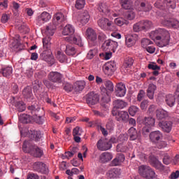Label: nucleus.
<instances>
[{
    "mask_svg": "<svg viewBox=\"0 0 179 179\" xmlns=\"http://www.w3.org/2000/svg\"><path fill=\"white\" fill-rule=\"evenodd\" d=\"M156 121L155 118L152 117H145L143 120V124L145 125V127H148V128H152V127H155Z\"/></svg>",
    "mask_w": 179,
    "mask_h": 179,
    "instance_id": "e433bc0d",
    "label": "nucleus"
},
{
    "mask_svg": "<svg viewBox=\"0 0 179 179\" xmlns=\"http://www.w3.org/2000/svg\"><path fill=\"white\" fill-rule=\"evenodd\" d=\"M165 102L166 104L169 106V107H174L176 105V96L171 94L166 95L165 98Z\"/></svg>",
    "mask_w": 179,
    "mask_h": 179,
    "instance_id": "7c9ffc66",
    "label": "nucleus"
},
{
    "mask_svg": "<svg viewBox=\"0 0 179 179\" xmlns=\"http://www.w3.org/2000/svg\"><path fill=\"white\" fill-rule=\"evenodd\" d=\"M93 113H94V115H96L97 117H101L102 118L106 117V115H107V114H108V113L106 111L101 113L100 111L96 110H94Z\"/></svg>",
    "mask_w": 179,
    "mask_h": 179,
    "instance_id": "680f3d73",
    "label": "nucleus"
},
{
    "mask_svg": "<svg viewBox=\"0 0 179 179\" xmlns=\"http://www.w3.org/2000/svg\"><path fill=\"white\" fill-rule=\"evenodd\" d=\"M163 137V134L160 131H152L150 134V139L152 142H157L160 141V138Z\"/></svg>",
    "mask_w": 179,
    "mask_h": 179,
    "instance_id": "b1692460",
    "label": "nucleus"
},
{
    "mask_svg": "<svg viewBox=\"0 0 179 179\" xmlns=\"http://www.w3.org/2000/svg\"><path fill=\"white\" fill-rule=\"evenodd\" d=\"M99 160L101 163H108V162L113 160V154L108 152H103L99 157Z\"/></svg>",
    "mask_w": 179,
    "mask_h": 179,
    "instance_id": "5701e85b",
    "label": "nucleus"
},
{
    "mask_svg": "<svg viewBox=\"0 0 179 179\" xmlns=\"http://www.w3.org/2000/svg\"><path fill=\"white\" fill-rule=\"evenodd\" d=\"M150 37L156 43L158 47L163 48L170 44V33L167 30L158 28L150 33Z\"/></svg>",
    "mask_w": 179,
    "mask_h": 179,
    "instance_id": "f257e3e1",
    "label": "nucleus"
},
{
    "mask_svg": "<svg viewBox=\"0 0 179 179\" xmlns=\"http://www.w3.org/2000/svg\"><path fill=\"white\" fill-rule=\"evenodd\" d=\"M102 48L103 51L115 52V50L118 48V43L110 39L107 40L102 45Z\"/></svg>",
    "mask_w": 179,
    "mask_h": 179,
    "instance_id": "423d86ee",
    "label": "nucleus"
},
{
    "mask_svg": "<svg viewBox=\"0 0 179 179\" xmlns=\"http://www.w3.org/2000/svg\"><path fill=\"white\" fill-rule=\"evenodd\" d=\"M159 127L162 128L164 132H171L173 123L171 122H159L158 124Z\"/></svg>",
    "mask_w": 179,
    "mask_h": 179,
    "instance_id": "6ab92c4d",
    "label": "nucleus"
},
{
    "mask_svg": "<svg viewBox=\"0 0 179 179\" xmlns=\"http://www.w3.org/2000/svg\"><path fill=\"white\" fill-rule=\"evenodd\" d=\"M115 93L117 97H124L127 94V87L124 83H119L116 85Z\"/></svg>",
    "mask_w": 179,
    "mask_h": 179,
    "instance_id": "f8f14e48",
    "label": "nucleus"
},
{
    "mask_svg": "<svg viewBox=\"0 0 179 179\" xmlns=\"http://www.w3.org/2000/svg\"><path fill=\"white\" fill-rule=\"evenodd\" d=\"M99 95L94 92H90L87 95L86 102L88 106H94L99 103Z\"/></svg>",
    "mask_w": 179,
    "mask_h": 179,
    "instance_id": "1a4fd4ad",
    "label": "nucleus"
},
{
    "mask_svg": "<svg viewBox=\"0 0 179 179\" xmlns=\"http://www.w3.org/2000/svg\"><path fill=\"white\" fill-rule=\"evenodd\" d=\"M152 26H153L152 21L141 20L133 25V30L135 33H139V31H146L149 30Z\"/></svg>",
    "mask_w": 179,
    "mask_h": 179,
    "instance_id": "7ed1b4c3",
    "label": "nucleus"
},
{
    "mask_svg": "<svg viewBox=\"0 0 179 179\" xmlns=\"http://www.w3.org/2000/svg\"><path fill=\"white\" fill-rule=\"evenodd\" d=\"M119 142H125L128 141V134H122L118 136Z\"/></svg>",
    "mask_w": 179,
    "mask_h": 179,
    "instance_id": "e2e57ef3",
    "label": "nucleus"
},
{
    "mask_svg": "<svg viewBox=\"0 0 179 179\" xmlns=\"http://www.w3.org/2000/svg\"><path fill=\"white\" fill-rule=\"evenodd\" d=\"M19 37V35H17V39H14V41L13 42V46L14 48H19V47H20V39Z\"/></svg>",
    "mask_w": 179,
    "mask_h": 179,
    "instance_id": "052dcab7",
    "label": "nucleus"
},
{
    "mask_svg": "<svg viewBox=\"0 0 179 179\" xmlns=\"http://www.w3.org/2000/svg\"><path fill=\"white\" fill-rule=\"evenodd\" d=\"M85 86H86L85 80L76 81L73 86V90L76 93H80L85 89Z\"/></svg>",
    "mask_w": 179,
    "mask_h": 179,
    "instance_id": "f3484780",
    "label": "nucleus"
},
{
    "mask_svg": "<svg viewBox=\"0 0 179 179\" xmlns=\"http://www.w3.org/2000/svg\"><path fill=\"white\" fill-rule=\"evenodd\" d=\"M22 94L24 99H27V100H29V99H31V97H33L31 87L27 86V87H25L22 91Z\"/></svg>",
    "mask_w": 179,
    "mask_h": 179,
    "instance_id": "c9c22d12",
    "label": "nucleus"
},
{
    "mask_svg": "<svg viewBox=\"0 0 179 179\" xmlns=\"http://www.w3.org/2000/svg\"><path fill=\"white\" fill-rule=\"evenodd\" d=\"M13 72V69L12 66H5L1 68V73H2L3 76L5 78H9L10 75H12Z\"/></svg>",
    "mask_w": 179,
    "mask_h": 179,
    "instance_id": "c85d7f7f",
    "label": "nucleus"
},
{
    "mask_svg": "<svg viewBox=\"0 0 179 179\" xmlns=\"http://www.w3.org/2000/svg\"><path fill=\"white\" fill-rule=\"evenodd\" d=\"M144 178H148V179H155L157 178V175H156V173L155 171L151 169H148V172L146 173L145 176H144Z\"/></svg>",
    "mask_w": 179,
    "mask_h": 179,
    "instance_id": "de8ad7c7",
    "label": "nucleus"
},
{
    "mask_svg": "<svg viewBox=\"0 0 179 179\" xmlns=\"http://www.w3.org/2000/svg\"><path fill=\"white\" fill-rule=\"evenodd\" d=\"M138 12H149L152 10V5L149 3H141L140 6L137 8Z\"/></svg>",
    "mask_w": 179,
    "mask_h": 179,
    "instance_id": "4c0bfd02",
    "label": "nucleus"
},
{
    "mask_svg": "<svg viewBox=\"0 0 179 179\" xmlns=\"http://www.w3.org/2000/svg\"><path fill=\"white\" fill-rule=\"evenodd\" d=\"M97 55V49H92L90 50L87 55V58L88 59H92V58H94V56Z\"/></svg>",
    "mask_w": 179,
    "mask_h": 179,
    "instance_id": "5fc2aeb1",
    "label": "nucleus"
},
{
    "mask_svg": "<svg viewBox=\"0 0 179 179\" xmlns=\"http://www.w3.org/2000/svg\"><path fill=\"white\" fill-rule=\"evenodd\" d=\"M73 43H74V44H76L79 47L83 46V43H82V37H80V35H76L73 38Z\"/></svg>",
    "mask_w": 179,
    "mask_h": 179,
    "instance_id": "8fccbe9b",
    "label": "nucleus"
},
{
    "mask_svg": "<svg viewBox=\"0 0 179 179\" xmlns=\"http://www.w3.org/2000/svg\"><path fill=\"white\" fill-rule=\"evenodd\" d=\"M148 106H149V101L148 100L143 101L140 106L141 110H146V108H148Z\"/></svg>",
    "mask_w": 179,
    "mask_h": 179,
    "instance_id": "69168bd1",
    "label": "nucleus"
},
{
    "mask_svg": "<svg viewBox=\"0 0 179 179\" xmlns=\"http://www.w3.org/2000/svg\"><path fill=\"white\" fill-rule=\"evenodd\" d=\"M162 24L167 27H173V29H179V21L177 20H162Z\"/></svg>",
    "mask_w": 179,
    "mask_h": 179,
    "instance_id": "2eb2a0df",
    "label": "nucleus"
},
{
    "mask_svg": "<svg viewBox=\"0 0 179 179\" xmlns=\"http://www.w3.org/2000/svg\"><path fill=\"white\" fill-rule=\"evenodd\" d=\"M120 4L123 9H132L134 3L131 0H120Z\"/></svg>",
    "mask_w": 179,
    "mask_h": 179,
    "instance_id": "ea45409f",
    "label": "nucleus"
},
{
    "mask_svg": "<svg viewBox=\"0 0 179 179\" xmlns=\"http://www.w3.org/2000/svg\"><path fill=\"white\" fill-rule=\"evenodd\" d=\"M90 20V15L87 11H84L83 13H80L77 17V22L79 26H85V24H87Z\"/></svg>",
    "mask_w": 179,
    "mask_h": 179,
    "instance_id": "0eeeda50",
    "label": "nucleus"
},
{
    "mask_svg": "<svg viewBox=\"0 0 179 179\" xmlns=\"http://www.w3.org/2000/svg\"><path fill=\"white\" fill-rule=\"evenodd\" d=\"M156 117L157 120H164L169 117V113L163 109H158L156 110Z\"/></svg>",
    "mask_w": 179,
    "mask_h": 179,
    "instance_id": "473e14b6",
    "label": "nucleus"
},
{
    "mask_svg": "<svg viewBox=\"0 0 179 179\" xmlns=\"http://www.w3.org/2000/svg\"><path fill=\"white\" fill-rule=\"evenodd\" d=\"M129 135L130 137L131 141H135L138 139L139 136V134H138V131H136V129L134 127H131L129 130Z\"/></svg>",
    "mask_w": 179,
    "mask_h": 179,
    "instance_id": "58836bf2",
    "label": "nucleus"
},
{
    "mask_svg": "<svg viewBox=\"0 0 179 179\" xmlns=\"http://www.w3.org/2000/svg\"><path fill=\"white\" fill-rule=\"evenodd\" d=\"M98 10L105 15L110 13V6L107 3H99Z\"/></svg>",
    "mask_w": 179,
    "mask_h": 179,
    "instance_id": "bb28decb",
    "label": "nucleus"
},
{
    "mask_svg": "<svg viewBox=\"0 0 179 179\" xmlns=\"http://www.w3.org/2000/svg\"><path fill=\"white\" fill-rule=\"evenodd\" d=\"M128 111L131 117H134L136 115V113L139 111V108L136 106H131L129 108Z\"/></svg>",
    "mask_w": 179,
    "mask_h": 179,
    "instance_id": "09e8293b",
    "label": "nucleus"
},
{
    "mask_svg": "<svg viewBox=\"0 0 179 179\" xmlns=\"http://www.w3.org/2000/svg\"><path fill=\"white\" fill-rule=\"evenodd\" d=\"M43 135L41 134V131H34V134H31V138H33L36 142H38L42 138Z\"/></svg>",
    "mask_w": 179,
    "mask_h": 179,
    "instance_id": "603ef678",
    "label": "nucleus"
},
{
    "mask_svg": "<svg viewBox=\"0 0 179 179\" xmlns=\"http://www.w3.org/2000/svg\"><path fill=\"white\" fill-rule=\"evenodd\" d=\"M55 29H57V26L53 23L47 26L45 31L46 37H51V36H54V33H55Z\"/></svg>",
    "mask_w": 179,
    "mask_h": 179,
    "instance_id": "c756f323",
    "label": "nucleus"
},
{
    "mask_svg": "<svg viewBox=\"0 0 179 179\" xmlns=\"http://www.w3.org/2000/svg\"><path fill=\"white\" fill-rule=\"evenodd\" d=\"M51 20V15L48 12H43L40 14L36 18V24L38 26H42L44 23H47V22H50Z\"/></svg>",
    "mask_w": 179,
    "mask_h": 179,
    "instance_id": "6e6552de",
    "label": "nucleus"
},
{
    "mask_svg": "<svg viewBox=\"0 0 179 179\" xmlns=\"http://www.w3.org/2000/svg\"><path fill=\"white\" fill-rule=\"evenodd\" d=\"M179 178V171H176V172H173L169 176V179H177Z\"/></svg>",
    "mask_w": 179,
    "mask_h": 179,
    "instance_id": "338daca9",
    "label": "nucleus"
},
{
    "mask_svg": "<svg viewBox=\"0 0 179 179\" xmlns=\"http://www.w3.org/2000/svg\"><path fill=\"white\" fill-rule=\"evenodd\" d=\"M115 24H117V26H124V24L128 25L129 24V21L124 19L123 17H117L115 18L114 20Z\"/></svg>",
    "mask_w": 179,
    "mask_h": 179,
    "instance_id": "c03bdc74",
    "label": "nucleus"
},
{
    "mask_svg": "<svg viewBox=\"0 0 179 179\" xmlns=\"http://www.w3.org/2000/svg\"><path fill=\"white\" fill-rule=\"evenodd\" d=\"M56 58L59 60V62H61V64H64L65 62L66 64H69V62H71V59H68L66 57V55H65V54H64L62 52L59 50L57 51Z\"/></svg>",
    "mask_w": 179,
    "mask_h": 179,
    "instance_id": "393cba45",
    "label": "nucleus"
},
{
    "mask_svg": "<svg viewBox=\"0 0 179 179\" xmlns=\"http://www.w3.org/2000/svg\"><path fill=\"white\" fill-rule=\"evenodd\" d=\"M98 26L102 30H109V31H117V27L113 24V22L107 18H101L98 20Z\"/></svg>",
    "mask_w": 179,
    "mask_h": 179,
    "instance_id": "20e7f679",
    "label": "nucleus"
},
{
    "mask_svg": "<svg viewBox=\"0 0 179 179\" xmlns=\"http://www.w3.org/2000/svg\"><path fill=\"white\" fill-rule=\"evenodd\" d=\"M127 106H128V103L121 99L115 100L113 101L114 108H120L121 110H122V108H125Z\"/></svg>",
    "mask_w": 179,
    "mask_h": 179,
    "instance_id": "2f4dec72",
    "label": "nucleus"
},
{
    "mask_svg": "<svg viewBox=\"0 0 179 179\" xmlns=\"http://www.w3.org/2000/svg\"><path fill=\"white\" fill-rule=\"evenodd\" d=\"M34 169L38 173H41L42 174H48V166L43 162H35L34 164Z\"/></svg>",
    "mask_w": 179,
    "mask_h": 179,
    "instance_id": "9b49d317",
    "label": "nucleus"
},
{
    "mask_svg": "<svg viewBox=\"0 0 179 179\" xmlns=\"http://www.w3.org/2000/svg\"><path fill=\"white\" fill-rule=\"evenodd\" d=\"M82 135V129L79 127H76L73 130V136H80Z\"/></svg>",
    "mask_w": 179,
    "mask_h": 179,
    "instance_id": "13d9d810",
    "label": "nucleus"
},
{
    "mask_svg": "<svg viewBox=\"0 0 179 179\" xmlns=\"http://www.w3.org/2000/svg\"><path fill=\"white\" fill-rule=\"evenodd\" d=\"M116 120L117 121H123L124 122H127V121L129 120V115L127 111L120 110L116 115Z\"/></svg>",
    "mask_w": 179,
    "mask_h": 179,
    "instance_id": "a211bd4d",
    "label": "nucleus"
},
{
    "mask_svg": "<svg viewBox=\"0 0 179 179\" xmlns=\"http://www.w3.org/2000/svg\"><path fill=\"white\" fill-rule=\"evenodd\" d=\"M75 33V27L72 24H66L62 31L63 36H72Z\"/></svg>",
    "mask_w": 179,
    "mask_h": 179,
    "instance_id": "4be33fe9",
    "label": "nucleus"
},
{
    "mask_svg": "<svg viewBox=\"0 0 179 179\" xmlns=\"http://www.w3.org/2000/svg\"><path fill=\"white\" fill-rule=\"evenodd\" d=\"M15 107L20 113H22L26 110V104L23 101H17L15 103Z\"/></svg>",
    "mask_w": 179,
    "mask_h": 179,
    "instance_id": "49530a36",
    "label": "nucleus"
},
{
    "mask_svg": "<svg viewBox=\"0 0 179 179\" xmlns=\"http://www.w3.org/2000/svg\"><path fill=\"white\" fill-rule=\"evenodd\" d=\"M125 160V157H124V155H119L117 157L115 158L112 162H111V165L112 166H120V164H121V163H122V162H124Z\"/></svg>",
    "mask_w": 179,
    "mask_h": 179,
    "instance_id": "37998d69",
    "label": "nucleus"
},
{
    "mask_svg": "<svg viewBox=\"0 0 179 179\" xmlns=\"http://www.w3.org/2000/svg\"><path fill=\"white\" fill-rule=\"evenodd\" d=\"M106 90L109 92H114V85L111 81H106L105 83Z\"/></svg>",
    "mask_w": 179,
    "mask_h": 179,
    "instance_id": "4d7b16f0",
    "label": "nucleus"
},
{
    "mask_svg": "<svg viewBox=\"0 0 179 179\" xmlns=\"http://www.w3.org/2000/svg\"><path fill=\"white\" fill-rule=\"evenodd\" d=\"M150 167L146 165H141L138 167V173L140 176H142V177H145L146 174H148V172L149 171Z\"/></svg>",
    "mask_w": 179,
    "mask_h": 179,
    "instance_id": "a19ab883",
    "label": "nucleus"
},
{
    "mask_svg": "<svg viewBox=\"0 0 179 179\" xmlns=\"http://www.w3.org/2000/svg\"><path fill=\"white\" fill-rule=\"evenodd\" d=\"M38 175L36 173H29L27 176V179H39Z\"/></svg>",
    "mask_w": 179,
    "mask_h": 179,
    "instance_id": "774afa93",
    "label": "nucleus"
},
{
    "mask_svg": "<svg viewBox=\"0 0 179 179\" xmlns=\"http://www.w3.org/2000/svg\"><path fill=\"white\" fill-rule=\"evenodd\" d=\"M157 87L155 84H150L147 90V96L150 100L155 98V92H156Z\"/></svg>",
    "mask_w": 179,
    "mask_h": 179,
    "instance_id": "cd10ccee",
    "label": "nucleus"
},
{
    "mask_svg": "<svg viewBox=\"0 0 179 179\" xmlns=\"http://www.w3.org/2000/svg\"><path fill=\"white\" fill-rule=\"evenodd\" d=\"M125 43L126 45L128 47H133L136 43V40L134 38L132 35H126L125 36Z\"/></svg>",
    "mask_w": 179,
    "mask_h": 179,
    "instance_id": "f704fd0d",
    "label": "nucleus"
},
{
    "mask_svg": "<svg viewBox=\"0 0 179 179\" xmlns=\"http://www.w3.org/2000/svg\"><path fill=\"white\" fill-rule=\"evenodd\" d=\"M96 148L99 150L104 152L106 150H109L112 148L111 143L108 142L107 140L103 138L100 139L96 143Z\"/></svg>",
    "mask_w": 179,
    "mask_h": 179,
    "instance_id": "9d476101",
    "label": "nucleus"
},
{
    "mask_svg": "<svg viewBox=\"0 0 179 179\" xmlns=\"http://www.w3.org/2000/svg\"><path fill=\"white\" fill-rule=\"evenodd\" d=\"M66 20V17L62 13H57L54 15L52 18V24L55 26H58L61 23H64Z\"/></svg>",
    "mask_w": 179,
    "mask_h": 179,
    "instance_id": "4468645a",
    "label": "nucleus"
},
{
    "mask_svg": "<svg viewBox=\"0 0 179 179\" xmlns=\"http://www.w3.org/2000/svg\"><path fill=\"white\" fill-rule=\"evenodd\" d=\"M135 12H134V10H130L128 12L127 15V18L129 20H134V19H135Z\"/></svg>",
    "mask_w": 179,
    "mask_h": 179,
    "instance_id": "0e129e2a",
    "label": "nucleus"
},
{
    "mask_svg": "<svg viewBox=\"0 0 179 179\" xmlns=\"http://www.w3.org/2000/svg\"><path fill=\"white\" fill-rule=\"evenodd\" d=\"M66 54L70 57H73L76 54V49L72 45H67L66 46Z\"/></svg>",
    "mask_w": 179,
    "mask_h": 179,
    "instance_id": "79ce46f5",
    "label": "nucleus"
},
{
    "mask_svg": "<svg viewBox=\"0 0 179 179\" xmlns=\"http://www.w3.org/2000/svg\"><path fill=\"white\" fill-rule=\"evenodd\" d=\"M106 176L108 178H117L121 176V169L115 168L110 169L107 172Z\"/></svg>",
    "mask_w": 179,
    "mask_h": 179,
    "instance_id": "412c9836",
    "label": "nucleus"
},
{
    "mask_svg": "<svg viewBox=\"0 0 179 179\" xmlns=\"http://www.w3.org/2000/svg\"><path fill=\"white\" fill-rule=\"evenodd\" d=\"M48 78L50 82H52L53 83H61L62 74L57 71H51L48 75Z\"/></svg>",
    "mask_w": 179,
    "mask_h": 179,
    "instance_id": "ddd939ff",
    "label": "nucleus"
},
{
    "mask_svg": "<svg viewBox=\"0 0 179 179\" xmlns=\"http://www.w3.org/2000/svg\"><path fill=\"white\" fill-rule=\"evenodd\" d=\"M164 2L167 8H170L171 9H176L177 8L176 0H164Z\"/></svg>",
    "mask_w": 179,
    "mask_h": 179,
    "instance_id": "3c124183",
    "label": "nucleus"
},
{
    "mask_svg": "<svg viewBox=\"0 0 179 179\" xmlns=\"http://www.w3.org/2000/svg\"><path fill=\"white\" fill-rule=\"evenodd\" d=\"M150 44H153V42L148 38H143L141 41V45L143 48H148V45H150Z\"/></svg>",
    "mask_w": 179,
    "mask_h": 179,
    "instance_id": "6e6d98bb",
    "label": "nucleus"
},
{
    "mask_svg": "<svg viewBox=\"0 0 179 179\" xmlns=\"http://www.w3.org/2000/svg\"><path fill=\"white\" fill-rule=\"evenodd\" d=\"M86 5V0H76V8L77 9H83Z\"/></svg>",
    "mask_w": 179,
    "mask_h": 179,
    "instance_id": "864d4df0",
    "label": "nucleus"
},
{
    "mask_svg": "<svg viewBox=\"0 0 179 179\" xmlns=\"http://www.w3.org/2000/svg\"><path fill=\"white\" fill-rule=\"evenodd\" d=\"M19 121L22 124H29L31 121V117L27 114H22L19 117Z\"/></svg>",
    "mask_w": 179,
    "mask_h": 179,
    "instance_id": "a18cd8bd",
    "label": "nucleus"
},
{
    "mask_svg": "<svg viewBox=\"0 0 179 179\" xmlns=\"http://www.w3.org/2000/svg\"><path fill=\"white\" fill-rule=\"evenodd\" d=\"M48 54L45 55L44 54L43 59L45 61V62H48V64L53 65V64L55 62V60L54 59V55H52V52L48 51Z\"/></svg>",
    "mask_w": 179,
    "mask_h": 179,
    "instance_id": "72a5a7b5",
    "label": "nucleus"
},
{
    "mask_svg": "<svg viewBox=\"0 0 179 179\" xmlns=\"http://www.w3.org/2000/svg\"><path fill=\"white\" fill-rule=\"evenodd\" d=\"M43 47L44 54H47V51H51V37L46 36L43 38Z\"/></svg>",
    "mask_w": 179,
    "mask_h": 179,
    "instance_id": "dca6fc26",
    "label": "nucleus"
},
{
    "mask_svg": "<svg viewBox=\"0 0 179 179\" xmlns=\"http://www.w3.org/2000/svg\"><path fill=\"white\" fill-rule=\"evenodd\" d=\"M103 71L107 76H113L114 72L117 71V64L115 61L108 62L103 66Z\"/></svg>",
    "mask_w": 179,
    "mask_h": 179,
    "instance_id": "39448f33",
    "label": "nucleus"
},
{
    "mask_svg": "<svg viewBox=\"0 0 179 179\" xmlns=\"http://www.w3.org/2000/svg\"><path fill=\"white\" fill-rule=\"evenodd\" d=\"M134 65V59L132 57H127L124 59V62L122 66V70L124 71L125 73H128L129 68Z\"/></svg>",
    "mask_w": 179,
    "mask_h": 179,
    "instance_id": "aec40b11",
    "label": "nucleus"
},
{
    "mask_svg": "<svg viewBox=\"0 0 179 179\" xmlns=\"http://www.w3.org/2000/svg\"><path fill=\"white\" fill-rule=\"evenodd\" d=\"M22 150L25 153L33 155L34 157H42L43 155H44L43 150L36 145L30 144V141H24Z\"/></svg>",
    "mask_w": 179,
    "mask_h": 179,
    "instance_id": "f03ea898",
    "label": "nucleus"
},
{
    "mask_svg": "<svg viewBox=\"0 0 179 179\" xmlns=\"http://www.w3.org/2000/svg\"><path fill=\"white\" fill-rule=\"evenodd\" d=\"M114 127H115V124H114V122L110 121L106 124V129L108 131H110V132H113L114 131Z\"/></svg>",
    "mask_w": 179,
    "mask_h": 179,
    "instance_id": "bf43d9fd",
    "label": "nucleus"
},
{
    "mask_svg": "<svg viewBox=\"0 0 179 179\" xmlns=\"http://www.w3.org/2000/svg\"><path fill=\"white\" fill-rule=\"evenodd\" d=\"M86 36L88 40H91V41H96V40H97V34L96 33L94 29L92 28L87 29Z\"/></svg>",
    "mask_w": 179,
    "mask_h": 179,
    "instance_id": "a878e982",
    "label": "nucleus"
}]
</instances>
